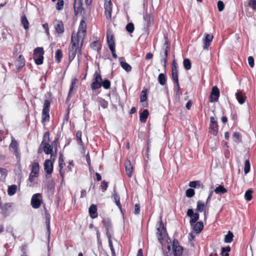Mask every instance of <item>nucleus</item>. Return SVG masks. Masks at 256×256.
<instances>
[{
	"instance_id": "f257e3e1",
	"label": "nucleus",
	"mask_w": 256,
	"mask_h": 256,
	"mask_svg": "<svg viewBox=\"0 0 256 256\" xmlns=\"http://www.w3.org/2000/svg\"><path fill=\"white\" fill-rule=\"evenodd\" d=\"M80 40L78 36L75 37L74 34L71 36L70 45L68 48V60L71 62L75 58L78 52V63H80V56H82V40L80 46H79Z\"/></svg>"
},
{
	"instance_id": "f03ea898",
	"label": "nucleus",
	"mask_w": 256,
	"mask_h": 256,
	"mask_svg": "<svg viewBox=\"0 0 256 256\" xmlns=\"http://www.w3.org/2000/svg\"><path fill=\"white\" fill-rule=\"evenodd\" d=\"M44 52L42 48H36L34 51V58L36 64L40 65L43 63Z\"/></svg>"
},
{
	"instance_id": "7ed1b4c3",
	"label": "nucleus",
	"mask_w": 256,
	"mask_h": 256,
	"mask_svg": "<svg viewBox=\"0 0 256 256\" xmlns=\"http://www.w3.org/2000/svg\"><path fill=\"white\" fill-rule=\"evenodd\" d=\"M156 234L159 242L162 244L164 238L167 234L166 232V228H165L162 220L160 222L159 227L157 228Z\"/></svg>"
},
{
	"instance_id": "20e7f679",
	"label": "nucleus",
	"mask_w": 256,
	"mask_h": 256,
	"mask_svg": "<svg viewBox=\"0 0 256 256\" xmlns=\"http://www.w3.org/2000/svg\"><path fill=\"white\" fill-rule=\"evenodd\" d=\"M106 39L107 42L110 50L115 48V42L114 40V36L112 30L108 28L106 32Z\"/></svg>"
},
{
	"instance_id": "39448f33",
	"label": "nucleus",
	"mask_w": 256,
	"mask_h": 256,
	"mask_svg": "<svg viewBox=\"0 0 256 256\" xmlns=\"http://www.w3.org/2000/svg\"><path fill=\"white\" fill-rule=\"evenodd\" d=\"M50 100H44L42 110V121L48 120L50 116L49 111L50 107Z\"/></svg>"
},
{
	"instance_id": "423d86ee",
	"label": "nucleus",
	"mask_w": 256,
	"mask_h": 256,
	"mask_svg": "<svg viewBox=\"0 0 256 256\" xmlns=\"http://www.w3.org/2000/svg\"><path fill=\"white\" fill-rule=\"evenodd\" d=\"M172 250L174 256H180L182 254L183 248L179 246L178 242L176 239L173 240Z\"/></svg>"
},
{
	"instance_id": "0eeeda50",
	"label": "nucleus",
	"mask_w": 256,
	"mask_h": 256,
	"mask_svg": "<svg viewBox=\"0 0 256 256\" xmlns=\"http://www.w3.org/2000/svg\"><path fill=\"white\" fill-rule=\"evenodd\" d=\"M102 222L104 226V228L106 230V234L107 236H112V224L110 220L107 218H103L102 220Z\"/></svg>"
},
{
	"instance_id": "6e6552de",
	"label": "nucleus",
	"mask_w": 256,
	"mask_h": 256,
	"mask_svg": "<svg viewBox=\"0 0 256 256\" xmlns=\"http://www.w3.org/2000/svg\"><path fill=\"white\" fill-rule=\"evenodd\" d=\"M86 25L85 22V20L82 19L80 22V26H79V29L78 31L76 34V36H74L75 37L78 36V40H80L82 38V36H81V34L83 35V36L86 34Z\"/></svg>"
},
{
	"instance_id": "1a4fd4ad",
	"label": "nucleus",
	"mask_w": 256,
	"mask_h": 256,
	"mask_svg": "<svg viewBox=\"0 0 256 256\" xmlns=\"http://www.w3.org/2000/svg\"><path fill=\"white\" fill-rule=\"evenodd\" d=\"M82 0H75L74 3V12L76 15H82L84 14V8H82Z\"/></svg>"
},
{
	"instance_id": "9d476101",
	"label": "nucleus",
	"mask_w": 256,
	"mask_h": 256,
	"mask_svg": "<svg viewBox=\"0 0 256 256\" xmlns=\"http://www.w3.org/2000/svg\"><path fill=\"white\" fill-rule=\"evenodd\" d=\"M177 68H178L177 64H176V60H173L172 62V78L175 83H178V71Z\"/></svg>"
},
{
	"instance_id": "9b49d317",
	"label": "nucleus",
	"mask_w": 256,
	"mask_h": 256,
	"mask_svg": "<svg viewBox=\"0 0 256 256\" xmlns=\"http://www.w3.org/2000/svg\"><path fill=\"white\" fill-rule=\"evenodd\" d=\"M41 196L40 194H36L33 195L31 200V205L34 208H38L41 204V200L39 197Z\"/></svg>"
},
{
	"instance_id": "f8f14e48",
	"label": "nucleus",
	"mask_w": 256,
	"mask_h": 256,
	"mask_svg": "<svg viewBox=\"0 0 256 256\" xmlns=\"http://www.w3.org/2000/svg\"><path fill=\"white\" fill-rule=\"evenodd\" d=\"M210 132L216 135L218 131V124L215 118L213 116L210 118Z\"/></svg>"
},
{
	"instance_id": "ddd939ff",
	"label": "nucleus",
	"mask_w": 256,
	"mask_h": 256,
	"mask_svg": "<svg viewBox=\"0 0 256 256\" xmlns=\"http://www.w3.org/2000/svg\"><path fill=\"white\" fill-rule=\"evenodd\" d=\"M41 147H42L44 152L46 154H50V158L53 160V162H54L56 158V156L54 155L52 148L50 144H44V146H41Z\"/></svg>"
},
{
	"instance_id": "4468645a",
	"label": "nucleus",
	"mask_w": 256,
	"mask_h": 256,
	"mask_svg": "<svg viewBox=\"0 0 256 256\" xmlns=\"http://www.w3.org/2000/svg\"><path fill=\"white\" fill-rule=\"evenodd\" d=\"M220 96V92L218 88L216 86L212 88L210 95V102H216L218 101Z\"/></svg>"
},
{
	"instance_id": "2eb2a0df",
	"label": "nucleus",
	"mask_w": 256,
	"mask_h": 256,
	"mask_svg": "<svg viewBox=\"0 0 256 256\" xmlns=\"http://www.w3.org/2000/svg\"><path fill=\"white\" fill-rule=\"evenodd\" d=\"M52 160H46L44 162V170L48 174H51L53 171V163Z\"/></svg>"
},
{
	"instance_id": "dca6fc26",
	"label": "nucleus",
	"mask_w": 256,
	"mask_h": 256,
	"mask_svg": "<svg viewBox=\"0 0 256 256\" xmlns=\"http://www.w3.org/2000/svg\"><path fill=\"white\" fill-rule=\"evenodd\" d=\"M112 7L111 0H104L105 14L106 16H111Z\"/></svg>"
},
{
	"instance_id": "f3484780",
	"label": "nucleus",
	"mask_w": 256,
	"mask_h": 256,
	"mask_svg": "<svg viewBox=\"0 0 256 256\" xmlns=\"http://www.w3.org/2000/svg\"><path fill=\"white\" fill-rule=\"evenodd\" d=\"M204 36V39L203 48L204 49H208L213 39V36L210 34H205Z\"/></svg>"
},
{
	"instance_id": "a211bd4d",
	"label": "nucleus",
	"mask_w": 256,
	"mask_h": 256,
	"mask_svg": "<svg viewBox=\"0 0 256 256\" xmlns=\"http://www.w3.org/2000/svg\"><path fill=\"white\" fill-rule=\"evenodd\" d=\"M193 228V230L198 234L202 232L204 228V224L202 222H198L196 224H193V226H192Z\"/></svg>"
},
{
	"instance_id": "6ab92c4d",
	"label": "nucleus",
	"mask_w": 256,
	"mask_h": 256,
	"mask_svg": "<svg viewBox=\"0 0 256 256\" xmlns=\"http://www.w3.org/2000/svg\"><path fill=\"white\" fill-rule=\"evenodd\" d=\"M54 28L58 34H62L64 32V27L62 21H56L54 24Z\"/></svg>"
},
{
	"instance_id": "aec40b11",
	"label": "nucleus",
	"mask_w": 256,
	"mask_h": 256,
	"mask_svg": "<svg viewBox=\"0 0 256 256\" xmlns=\"http://www.w3.org/2000/svg\"><path fill=\"white\" fill-rule=\"evenodd\" d=\"M90 216L92 218H95L98 216L96 206L94 204H92L88 210Z\"/></svg>"
},
{
	"instance_id": "412c9836",
	"label": "nucleus",
	"mask_w": 256,
	"mask_h": 256,
	"mask_svg": "<svg viewBox=\"0 0 256 256\" xmlns=\"http://www.w3.org/2000/svg\"><path fill=\"white\" fill-rule=\"evenodd\" d=\"M189 186L202 190L204 188L203 184L199 180L192 181L189 182Z\"/></svg>"
},
{
	"instance_id": "4be33fe9",
	"label": "nucleus",
	"mask_w": 256,
	"mask_h": 256,
	"mask_svg": "<svg viewBox=\"0 0 256 256\" xmlns=\"http://www.w3.org/2000/svg\"><path fill=\"white\" fill-rule=\"evenodd\" d=\"M16 65L18 69H20L25 66V60L22 55H20L16 58Z\"/></svg>"
},
{
	"instance_id": "5701e85b",
	"label": "nucleus",
	"mask_w": 256,
	"mask_h": 256,
	"mask_svg": "<svg viewBox=\"0 0 256 256\" xmlns=\"http://www.w3.org/2000/svg\"><path fill=\"white\" fill-rule=\"evenodd\" d=\"M0 206L2 211V214L4 216H8L10 214V209L12 206L10 204L6 203L4 206L1 204Z\"/></svg>"
},
{
	"instance_id": "b1692460",
	"label": "nucleus",
	"mask_w": 256,
	"mask_h": 256,
	"mask_svg": "<svg viewBox=\"0 0 256 256\" xmlns=\"http://www.w3.org/2000/svg\"><path fill=\"white\" fill-rule=\"evenodd\" d=\"M40 170V165L37 162H34L32 165L31 172L34 174V176H38Z\"/></svg>"
},
{
	"instance_id": "393cba45",
	"label": "nucleus",
	"mask_w": 256,
	"mask_h": 256,
	"mask_svg": "<svg viewBox=\"0 0 256 256\" xmlns=\"http://www.w3.org/2000/svg\"><path fill=\"white\" fill-rule=\"evenodd\" d=\"M124 58L120 57L119 58V60L120 62V64L122 68L126 72H130L132 70L131 66L126 62H123L122 60Z\"/></svg>"
},
{
	"instance_id": "a878e982",
	"label": "nucleus",
	"mask_w": 256,
	"mask_h": 256,
	"mask_svg": "<svg viewBox=\"0 0 256 256\" xmlns=\"http://www.w3.org/2000/svg\"><path fill=\"white\" fill-rule=\"evenodd\" d=\"M126 173L129 178H130L132 176V172L133 168L130 162L128 160L125 164Z\"/></svg>"
},
{
	"instance_id": "bb28decb",
	"label": "nucleus",
	"mask_w": 256,
	"mask_h": 256,
	"mask_svg": "<svg viewBox=\"0 0 256 256\" xmlns=\"http://www.w3.org/2000/svg\"><path fill=\"white\" fill-rule=\"evenodd\" d=\"M10 148L14 150V154L17 158H20L19 153L18 152V144L16 140H12L10 144Z\"/></svg>"
},
{
	"instance_id": "cd10ccee",
	"label": "nucleus",
	"mask_w": 256,
	"mask_h": 256,
	"mask_svg": "<svg viewBox=\"0 0 256 256\" xmlns=\"http://www.w3.org/2000/svg\"><path fill=\"white\" fill-rule=\"evenodd\" d=\"M149 112L148 110H144L140 115V120L142 122H145L148 116Z\"/></svg>"
},
{
	"instance_id": "c85d7f7f",
	"label": "nucleus",
	"mask_w": 256,
	"mask_h": 256,
	"mask_svg": "<svg viewBox=\"0 0 256 256\" xmlns=\"http://www.w3.org/2000/svg\"><path fill=\"white\" fill-rule=\"evenodd\" d=\"M214 192L216 194H223L227 192L228 190L224 186L220 185L215 188Z\"/></svg>"
},
{
	"instance_id": "c756f323",
	"label": "nucleus",
	"mask_w": 256,
	"mask_h": 256,
	"mask_svg": "<svg viewBox=\"0 0 256 256\" xmlns=\"http://www.w3.org/2000/svg\"><path fill=\"white\" fill-rule=\"evenodd\" d=\"M50 140V132H47L44 135L43 140L41 143V146H43L44 144H50L48 143Z\"/></svg>"
},
{
	"instance_id": "7c9ffc66",
	"label": "nucleus",
	"mask_w": 256,
	"mask_h": 256,
	"mask_svg": "<svg viewBox=\"0 0 256 256\" xmlns=\"http://www.w3.org/2000/svg\"><path fill=\"white\" fill-rule=\"evenodd\" d=\"M17 186L15 184L9 186L8 190V194L10 196H13L16 192Z\"/></svg>"
},
{
	"instance_id": "2f4dec72",
	"label": "nucleus",
	"mask_w": 256,
	"mask_h": 256,
	"mask_svg": "<svg viewBox=\"0 0 256 256\" xmlns=\"http://www.w3.org/2000/svg\"><path fill=\"white\" fill-rule=\"evenodd\" d=\"M234 234L230 231H228L227 234L224 237V242L226 243H230L232 241Z\"/></svg>"
},
{
	"instance_id": "473e14b6",
	"label": "nucleus",
	"mask_w": 256,
	"mask_h": 256,
	"mask_svg": "<svg viewBox=\"0 0 256 256\" xmlns=\"http://www.w3.org/2000/svg\"><path fill=\"white\" fill-rule=\"evenodd\" d=\"M46 225L47 232L48 234V238H50V216L49 214L46 215Z\"/></svg>"
},
{
	"instance_id": "72a5a7b5",
	"label": "nucleus",
	"mask_w": 256,
	"mask_h": 256,
	"mask_svg": "<svg viewBox=\"0 0 256 256\" xmlns=\"http://www.w3.org/2000/svg\"><path fill=\"white\" fill-rule=\"evenodd\" d=\"M58 162H59V167H60V173L61 176L62 177L63 174L62 172V170L64 168L65 164H64V160H63L62 156V154H60V156L59 157Z\"/></svg>"
},
{
	"instance_id": "f704fd0d",
	"label": "nucleus",
	"mask_w": 256,
	"mask_h": 256,
	"mask_svg": "<svg viewBox=\"0 0 256 256\" xmlns=\"http://www.w3.org/2000/svg\"><path fill=\"white\" fill-rule=\"evenodd\" d=\"M114 202H116V204L118 206V208L120 210L121 212H122V206L120 203V196L116 193L114 194Z\"/></svg>"
},
{
	"instance_id": "c9c22d12",
	"label": "nucleus",
	"mask_w": 256,
	"mask_h": 256,
	"mask_svg": "<svg viewBox=\"0 0 256 256\" xmlns=\"http://www.w3.org/2000/svg\"><path fill=\"white\" fill-rule=\"evenodd\" d=\"M158 81L159 83L162 86H164L166 84V78L164 74L161 73L159 74L158 76Z\"/></svg>"
},
{
	"instance_id": "e433bc0d",
	"label": "nucleus",
	"mask_w": 256,
	"mask_h": 256,
	"mask_svg": "<svg viewBox=\"0 0 256 256\" xmlns=\"http://www.w3.org/2000/svg\"><path fill=\"white\" fill-rule=\"evenodd\" d=\"M236 98L240 104H243L245 102V98L240 92H238L236 94Z\"/></svg>"
},
{
	"instance_id": "4c0bfd02",
	"label": "nucleus",
	"mask_w": 256,
	"mask_h": 256,
	"mask_svg": "<svg viewBox=\"0 0 256 256\" xmlns=\"http://www.w3.org/2000/svg\"><path fill=\"white\" fill-rule=\"evenodd\" d=\"M102 86L101 82H94L91 84L90 87L92 90H94L100 88Z\"/></svg>"
},
{
	"instance_id": "58836bf2",
	"label": "nucleus",
	"mask_w": 256,
	"mask_h": 256,
	"mask_svg": "<svg viewBox=\"0 0 256 256\" xmlns=\"http://www.w3.org/2000/svg\"><path fill=\"white\" fill-rule=\"evenodd\" d=\"M62 57V50H60V49L58 50L56 52V56H55L56 60L58 62H60V60H61Z\"/></svg>"
},
{
	"instance_id": "ea45409f",
	"label": "nucleus",
	"mask_w": 256,
	"mask_h": 256,
	"mask_svg": "<svg viewBox=\"0 0 256 256\" xmlns=\"http://www.w3.org/2000/svg\"><path fill=\"white\" fill-rule=\"evenodd\" d=\"M21 23L25 30L28 29L29 23L26 17H22Z\"/></svg>"
},
{
	"instance_id": "a19ab883",
	"label": "nucleus",
	"mask_w": 256,
	"mask_h": 256,
	"mask_svg": "<svg viewBox=\"0 0 256 256\" xmlns=\"http://www.w3.org/2000/svg\"><path fill=\"white\" fill-rule=\"evenodd\" d=\"M199 219V214L198 213H195L194 214V216L191 218V219L190 221V224L191 226H193V224L196 222Z\"/></svg>"
},
{
	"instance_id": "79ce46f5",
	"label": "nucleus",
	"mask_w": 256,
	"mask_h": 256,
	"mask_svg": "<svg viewBox=\"0 0 256 256\" xmlns=\"http://www.w3.org/2000/svg\"><path fill=\"white\" fill-rule=\"evenodd\" d=\"M102 86L105 89H108L110 86V82L109 80L106 79L104 81L101 82Z\"/></svg>"
},
{
	"instance_id": "37998d69",
	"label": "nucleus",
	"mask_w": 256,
	"mask_h": 256,
	"mask_svg": "<svg viewBox=\"0 0 256 256\" xmlns=\"http://www.w3.org/2000/svg\"><path fill=\"white\" fill-rule=\"evenodd\" d=\"M183 64H184V68L186 70H189L190 69L191 62L188 59V58L184 59V60Z\"/></svg>"
},
{
	"instance_id": "c03bdc74",
	"label": "nucleus",
	"mask_w": 256,
	"mask_h": 256,
	"mask_svg": "<svg viewBox=\"0 0 256 256\" xmlns=\"http://www.w3.org/2000/svg\"><path fill=\"white\" fill-rule=\"evenodd\" d=\"M230 250V246L227 247H223L222 248L221 254L222 256H229L228 252Z\"/></svg>"
},
{
	"instance_id": "a18cd8bd",
	"label": "nucleus",
	"mask_w": 256,
	"mask_h": 256,
	"mask_svg": "<svg viewBox=\"0 0 256 256\" xmlns=\"http://www.w3.org/2000/svg\"><path fill=\"white\" fill-rule=\"evenodd\" d=\"M102 80L100 74V70H98V71H96L94 74V80L97 82H102Z\"/></svg>"
},
{
	"instance_id": "49530a36",
	"label": "nucleus",
	"mask_w": 256,
	"mask_h": 256,
	"mask_svg": "<svg viewBox=\"0 0 256 256\" xmlns=\"http://www.w3.org/2000/svg\"><path fill=\"white\" fill-rule=\"evenodd\" d=\"M250 163L248 160H246L244 163V172L247 174L250 170Z\"/></svg>"
},
{
	"instance_id": "de8ad7c7",
	"label": "nucleus",
	"mask_w": 256,
	"mask_h": 256,
	"mask_svg": "<svg viewBox=\"0 0 256 256\" xmlns=\"http://www.w3.org/2000/svg\"><path fill=\"white\" fill-rule=\"evenodd\" d=\"M252 190H248L247 191H246L245 194H244V198H245L248 200L250 201L252 198Z\"/></svg>"
},
{
	"instance_id": "09e8293b",
	"label": "nucleus",
	"mask_w": 256,
	"mask_h": 256,
	"mask_svg": "<svg viewBox=\"0 0 256 256\" xmlns=\"http://www.w3.org/2000/svg\"><path fill=\"white\" fill-rule=\"evenodd\" d=\"M204 207V204L201 202L200 201H198L197 202L196 210L198 212H203Z\"/></svg>"
},
{
	"instance_id": "8fccbe9b",
	"label": "nucleus",
	"mask_w": 256,
	"mask_h": 256,
	"mask_svg": "<svg viewBox=\"0 0 256 256\" xmlns=\"http://www.w3.org/2000/svg\"><path fill=\"white\" fill-rule=\"evenodd\" d=\"M186 196L188 198H192L194 194V190L192 188H188L186 192Z\"/></svg>"
},
{
	"instance_id": "3c124183",
	"label": "nucleus",
	"mask_w": 256,
	"mask_h": 256,
	"mask_svg": "<svg viewBox=\"0 0 256 256\" xmlns=\"http://www.w3.org/2000/svg\"><path fill=\"white\" fill-rule=\"evenodd\" d=\"M76 136L78 143L82 146L83 142L82 140V132L80 131H78L76 134Z\"/></svg>"
},
{
	"instance_id": "603ef678",
	"label": "nucleus",
	"mask_w": 256,
	"mask_h": 256,
	"mask_svg": "<svg viewBox=\"0 0 256 256\" xmlns=\"http://www.w3.org/2000/svg\"><path fill=\"white\" fill-rule=\"evenodd\" d=\"M126 30L132 33L134 30V26L132 23L130 22L126 26Z\"/></svg>"
},
{
	"instance_id": "864d4df0",
	"label": "nucleus",
	"mask_w": 256,
	"mask_h": 256,
	"mask_svg": "<svg viewBox=\"0 0 256 256\" xmlns=\"http://www.w3.org/2000/svg\"><path fill=\"white\" fill-rule=\"evenodd\" d=\"M232 136L234 142H240V134L238 132H234Z\"/></svg>"
},
{
	"instance_id": "5fc2aeb1",
	"label": "nucleus",
	"mask_w": 256,
	"mask_h": 256,
	"mask_svg": "<svg viewBox=\"0 0 256 256\" xmlns=\"http://www.w3.org/2000/svg\"><path fill=\"white\" fill-rule=\"evenodd\" d=\"M64 1L63 0H58L56 8L58 10H61L63 8Z\"/></svg>"
},
{
	"instance_id": "6e6d98bb",
	"label": "nucleus",
	"mask_w": 256,
	"mask_h": 256,
	"mask_svg": "<svg viewBox=\"0 0 256 256\" xmlns=\"http://www.w3.org/2000/svg\"><path fill=\"white\" fill-rule=\"evenodd\" d=\"M100 106L104 108H106L108 107V102L103 99H100L99 101Z\"/></svg>"
},
{
	"instance_id": "4d7b16f0",
	"label": "nucleus",
	"mask_w": 256,
	"mask_h": 256,
	"mask_svg": "<svg viewBox=\"0 0 256 256\" xmlns=\"http://www.w3.org/2000/svg\"><path fill=\"white\" fill-rule=\"evenodd\" d=\"M90 48L94 50H98L99 47L98 46V41H94L90 44Z\"/></svg>"
},
{
	"instance_id": "13d9d810",
	"label": "nucleus",
	"mask_w": 256,
	"mask_h": 256,
	"mask_svg": "<svg viewBox=\"0 0 256 256\" xmlns=\"http://www.w3.org/2000/svg\"><path fill=\"white\" fill-rule=\"evenodd\" d=\"M147 96L144 90L142 91L140 96V102H144L146 100Z\"/></svg>"
},
{
	"instance_id": "bf43d9fd",
	"label": "nucleus",
	"mask_w": 256,
	"mask_h": 256,
	"mask_svg": "<svg viewBox=\"0 0 256 256\" xmlns=\"http://www.w3.org/2000/svg\"><path fill=\"white\" fill-rule=\"evenodd\" d=\"M58 141V138H56L55 140L52 142L51 146L53 148H54L55 151L56 152L57 150V144Z\"/></svg>"
},
{
	"instance_id": "052dcab7",
	"label": "nucleus",
	"mask_w": 256,
	"mask_h": 256,
	"mask_svg": "<svg viewBox=\"0 0 256 256\" xmlns=\"http://www.w3.org/2000/svg\"><path fill=\"white\" fill-rule=\"evenodd\" d=\"M224 7V2L221 0H218V8L219 11H222Z\"/></svg>"
},
{
	"instance_id": "680f3d73",
	"label": "nucleus",
	"mask_w": 256,
	"mask_h": 256,
	"mask_svg": "<svg viewBox=\"0 0 256 256\" xmlns=\"http://www.w3.org/2000/svg\"><path fill=\"white\" fill-rule=\"evenodd\" d=\"M248 64L250 66L251 68H253L254 65V59L253 57L252 56H248Z\"/></svg>"
},
{
	"instance_id": "e2e57ef3",
	"label": "nucleus",
	"mask_w": 256,
	"mask_h": 256,
	"mask_svg": "<svg viewBox=\"0 0 256 256\" xmlns=\"http://www.w3.org/2000/svg\"><path fill=\"white\" fill-rule=\"evenodd\" d=\"M176 96L180 97V94H182V92H180V86L179 85L178 82V83H176Z\"/></svg>"
},
{
	"instance_id": "0e129e2a",
	"label": "nucleus",
	"mask_w": 256,
	"mask_h": 256,
	"mask_svg": "<svg viewBox=\"0 0 256 256\" xmlns=\"http://www.w3.org/2000/svg\"><path fill=\"white\" fill-rule=\"evenodd\" d=\"M101 188L102 190V192L106 191L108 188V182L104 180L102 181Z\"/></svg>"
},
{
	"instance_id": "69168bd1",
	"label": "nucleus",
	"mask_w": 256,
	"mask_h": 256,
	"mask_svg": "<svg viewBox=\"0 0 256 256\" xmlns=\"http://www.w3.org/2000/svg\"><path fill=\"white\" fill-rule=\"evenodd\" d=\"M249 5L253 9H256V0H250Z\"/></svg>"
},
{
	"instance_id": "338daca9",
	"label": "nucleus",
	"mask_w": 256,
	"mask_h": 256,
	"mask_svg": "<svg viewBox=\"0 0 256 256\" xmlns=\"http://www.w3.org/2000/svg\"><path fill=\"white\" fill-rule=\"evenodd\" d=\"M140 206L139 204H136L134 205V214H138L140 213Z\"/></svg>"
},
{
	"instance_id": "774afa93",
	"label": "nucleus",
	"mask_w": 256,
	"mask_h": 256,
	"mask_svg": "<svg viewBox=\"0 0 256 256\" xmlns=\"http://www.w3.org/2000/svg\"><path fill=\"white\" fill-rule=\"evenodd\" d=\"M194 211L192 209H188L186 214L188 216L190 217V218L194 216Z\"/></svg>"
}]
</instances>
